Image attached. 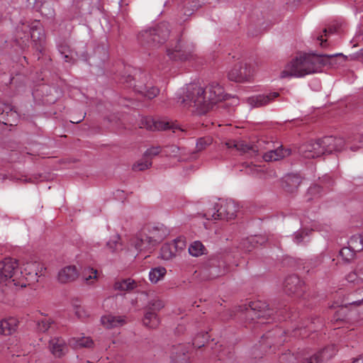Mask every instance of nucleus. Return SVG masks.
<instances>
[{
  "instance_id": "a878e982",
  "label": "nucleus",
  "mask_w": 363,
  "mask_h": 363,
  "mask_svg": "<svg viewBox=\"0 0 363 363\" xmlns=\"http://www.w3.org/2000/svg\"><path fill=\"white\" fill-rule=\"evenodd\" d=\"M18 325L16 318L11 317L0 321V333L8 335L16 331Z\"/></svg>"
},
{
  "instance_id": "393cba45",
  "label": "nucleus",
  "mask_w": 363,
  "mask_h": 363,
  "mask_svg": "<svg viewBox=\"0 0 363 363\" xmlns=\"http://www.w3.org/2000/svg\"><path fill=\"white\" fill-rule=\"evenodd\" d=\"M69 345L74 349H79L82 347L91 348L94 343L90 337L82 336L71 338L69 340Z\"/></svg>"
},
{
  "instance_id": "de8ad7c7",
  "label": "nucleus",
  "mask_w": 363,
  "mask_h": 363,
  "mask_svg": "<svg viewBox=\"0 0 363 363\" xmlns=\"http://www.w3.org/2000/svg\"><path fill=\"white\" fill-rule=\"evenodd\" d=\"M143 235V232L141 233H140L139 235H138L133 241H132V245H133L135 247L136 250H141L140 248L137 247L136 246V244H139V245H141L142 244V242L140 240V239L141 238V236Z\"/></svg>"
},
{
  "instance_id": "473e14b6",
  "label": "nucleus",
  "mask_w": 363,
  "mask_h": 363,
  "mask_svg": "<svg viewBox=\"0 0 363 363\" xmlns=\"http://www.w3.org/2000/svg\"><path fill=\"white\" fill-rule=\"evenodd\" d=\"M348 245L352 250L359 252L363 250V238L361 235H354L348 241Z\"/></svg>"
},
{
  "instance_id": "a18cd8bd",
  "label": "nucleus",
  "mask_w": 363,
  "mask_h": 363,
  "mask_svg": "<svg viewBox=\"0 0 363 363\" xmlns=\"http://www.w3.org/2000/svg\"><path fill=\"white\" fill-rule=\"evenodd\" d=\"M179 150V147L176 145L168 146L166 147L165 153L169 156H176Z\"/></svg>"
},
{
  "instance_id": "a19ab883",
  "label": "nucleus",
  "mask_w": 363,
  "mask_h": 363,
  "mask_svg": "<svg viewBox=\"0 0 363 363\" xmlns=\"http://www.w3.org/2000/svg\"><path fill=\"white\" fill-rule=\"evenodd\" d=\"M74 313L76 315L81 319H85L90 315V313L87 308L82 306H76L74 308Z\"/></svg>"
},
{
  "instance_id": "13d9d810",
  "label": "nucleus",
  "mask_w": 363,
  "mask_h": 363,
  "mask_svg": "<svg viewBox=\"0 0 363 363\" xmlns=\"http://www.w3.org/2000/svg\"><path fill=\"white\" fill-rule=\"evenodd\" d=\"M351 149H352V150H357V148H356V147H354V146H352V147H351Z\"/></svg>"
},
{
  "instance_id": "5fc2aeb1",
  "label": "nucleus",
  "mask_w": 363,
  "mask_h": 363,
  "mask_svg": "<svg viewBox=\"0 0 363 363\" xmlns=\"http://www.w3.org/2000/svg\"><path fill=\"white\" fill-rule=\"evenodd\" d=\"M359 54L363 56V48L360 50Z\"/></svg>"
},
{
  "instance_id": "423d86ee",
  "label": "nucleus",
  "mask_w": 363,
  "mask_h": 363,
  "mask_svg": "<svg viewBox=\"0 0 363 363\" xmlns=\"http://www.w3.org/2000/svg\"><path fill=\"white\" fill-rule=\"evenodd\" d=\"M167 235V229L163 226H148L143 231L140 240L141 245L136 244L140 250H147L162 241Z\"/></svg>"
},
{
  "instance_id": "603ef678",
  "label": "nucleus",
  "mask_w": 363,
  "mask_h": 363,
  "mask_svg": "<svg viewBox=\"0 0 363 363\" xmlns=\"http://www.w3.org/2000/svg\"><path fill=\"white\" fill-rule=\"evenodd\" d=\"M357 140H358L359 142L362 144V145H363V135L358 136V138H357Z\"/></svg>"
},
{
  "instance_id": "412c9836",
  "label": "nucleus",
  "mask_w": 363,
  "mask_h": 363,
  "mask_svg": "<svg viewBox=\"0 0 363 363\" xmlns=\"http://www.w3.org/2000/svg\"><path fill=\"white\" fill-rule=\"evenodd\" d=\"M49 349L51 353L56 357H60L67 352V346L60 337H52L49 341Z\"/></svg>"
},
{
  "instance_id": "ddd939ff",
  "label": "nucleus",
  "mask_w": 363,
  "mask_h": 363,
  "mask_svg": "<svg viewBox=\"0 0 363 363\" xmlns=\"http://www.w3.org/2000/svg\"><path fill=\"white\" fill-rule=\"evenodd\" d=\"M300 154L305 158L311 159L320 157L325 154L320 140L311 141L302 145L299 148Z\"/></svg>"
},
{
  "instance_id": "c756f323",
  "label": "nucleus",
  "mask_w": 363,
  "mask_h": 363,
  "mask_svg": "<svg viewBox=\"0 0 363 363\" xmlns=\"http://www.w3.org/2000/svg\"><path fill=\"white\" fill-rule=\"evenodd\" d=\"M137 287V283L131 279H126L115 282L113 288L115 290L125 291L133 290Z\"/></svg>"
},
{
  "instance_id": "6e6d98bb",
  "label": "nucleus",
  "mask_w": 363,
  "mask_h": 363,
  "mask_svg": "<svg viewBox=\"0 0 363 363\" xmlns=\"http://www.w3.org/2000/svg\"><path fill=\"white\" fill-rule=\"evenodd\" d=\"M323 33H324V35L325 36V35H326V33H327V29H324V30H323Z\"/></svg>"
},
{
  "instance_id": "a211bd4d",
  "label": "nucleus",
  "mask_w": 363,
  "mask_h": 363,
  "mask_svg": "<svg viewBox=\"0 0 363 363\" xmlns=\"http://www.w3.org/2000/svg\"><path fill=\"white\" fill-rule=\"evenodd\" d=\"M303 283L296 275H291L285 279L284 289L289 295H299L303 291Z\"/></svg>"
},
{
  "instance_id": "49530a36",
  "label": "nucleus",
  "mask_w": 363,
  "mask_h": 363,
  "mask_svg": "<svg viewBox=\"0 0 363 363\" xmlns=\"http://www.w3.org/2000/svg\"><path fill=\"white\" fill-rule=\"evenodd\" d=\"M201 336H202V338H203V341H201V342H199V341L198 340V339H199V337L200 336H197V337L194 340V341H193V345H194V347H198V348H200V347H201L204 345L205 340H207V333H203V334L201 335Z\"/></svg>"
},
{
  "instance_id": "6ab92c4d",
  "label": "nucleus",
  "mask_w": 363,
  "mask_h": 363,
  "mask_svg": "<svg viewBox=\"0 0 363 363\" xmlns=\"http://www.w3.org/2000/svg\"><path fill=\"white\" fill-rule=\"evenodd\" d=\"M279 96L278 92H272L269 94L254 96L247 99V104L252 107H260L265 106Z\"/></svg>"
},
{
  "instance_id": "72a5a7b5",
  "label": "nucleus",
  "mask_w": 363,
  "mask_h": 363,
  "mask_svg": "<svg viewBox=\"0 0 363 363\" xmlns=\"http://www.w3.org/2000/svg\"><path fill=\"white\" fill-rule=\"evenodd\" d=\"M205 247L200 241H194L189 247V252L194 257H199L204 253Z\"/></svg>"
},
{
  "instance_id": "39448f33",
  "label": "nucleus",
  "mask_w": 363,
  "mask_h": 363,
  "mask_svg": "<svg viewBox=\"0 0 363 363\" xmlns=\"http://www.w3.org/2000/svg\"><path fill=\"white\" fill-rule=\"evenodd\" d=\"M169 27L167 23L162 22L155 27L145 30L139 34V39L148 44L156 45L166 41L169 36Z\"/></svg>"
},
{
  "instance_id": "4d7b16f0",
  "label": "nucleus",
  "mask_w": 363,
  "mask_h": 363,
  "mask_svg": "<svg viewBox=\"0 0 363 363\" xmlns=\"http://www.w3.org/2000/svg\"><path fill=\"white\" fill-rule=\"evenodd\" d=\"M252 240L254 241L256 240L257 242H258V238H252Z\"/></svg>"
},
{
  "instance_id": "cd10ccee",
  "label": "nucleus",
  "mask_w": 363,
  "mask_h": 363,
  "mask_svg": "<svg viewBox=\"0 0 363 363\" xmlns=\"http://www.w3.org/2000/svg\"><path fill=\"white\" fill-rule=\"evenodd\" d=\"M186 352L182 346L174 348L171 356L172 363H190Z\"/></svg>"
},
{
  "instance_id": "20e7f679",
  "label": "nucleus",
  "mask_w": 363,
  "mask_h": 363,
  "mask_svg": "<svg viewBox=\"0 0 363 363\" xmlns=\"http://www.w3.org/2000/svg\"><path fill=\"white\" fill-rule=\"evenodd\" d=\"M238 210V204L231 199H219L204 213L206 219L231 220L235 218Z\"/></svg>"
},
{
  "instance_id": "f03ea898",
  "label": "nucleus",
  "mask_w": 363,
  "mask_h": 363,
  "mask_svg": "<svg viewBox=\"0 0 363 363\" xmlns=\"http://www.w3.org/2000/svg\"><path fill=\"white\" fill-rule=\"evenodd\" d=\"M184 108H192L193 112L203 114L209 111V102L205 89L196 84H189L183 91L179 101Z\"/></svg>"
},
{
  "instance_id": "f8f14e48",
  "label": "nucleus",
  "mask_w": 363,
  "mask_h": 363,
  "mask_svg": "<svg viewBox=\"0 0 363 363\" xmlns=\"http://www.w3.org/2000/svg\"><path fill=\"white\" fill-rule=\"evenodd\" d=\"M186 247V240L183 237L174 239L172 242L165 243L160 250L161 258L164 260H170L183 250Z\"/></svg>"
},
{
  "instance_id": "37998d69",
  "label": "nucleus",
  "mask_w": 363,
  "mask_h": 363,
  "mask_svg": "<svg viewBox=\"0 0 363 363\" xmlns=\"http://www.w3.org/2000/svg\"><path fill=\"white\" fill-rule=\"evenodd\" d=\"M52 323V320L48 318H43L38 322V329L41 332H46Z\"/></svg>"
},
{
  "instance_id": "8fccbe9b",
  "label": "nucleus",
  "mask_w": 363,
  "mask_h": 363,
  "mask_svg": "<svg viewBox=\"0 0 363 363\" xmlns=\"http://www.w3.org/2000/svg\"><path fill=\"white\" fill-rule=\"evenodd\" d=\"M298 179H299L297 177H295V176L291 177V176H289V177H288L286 178V182H293V183H296H296H298Z\"/></svg>"
},
{
  "instance_id": "4468645a",
  "label": "nucleus",
  "mask_w": 363,
  "mask_h": 363,
  "mask_svg": "<svg viewBox=\"0 0 363 363\" xmlns=\"http://www.w3.org/2000/svg\"><path fill=\"white\" fill-rule=\"evenodd\" d=\"M207 102H209V110L213 106L225 99L223 88L218 83L213 82L206 87Z\"/></svg>"
},
{
  "instance_id": "bb28decb",
  "label": "nucleus",
  "mask_w": 363,
  "mask_h": 363,
  "mask_svg": "<svg viewBox=\"0 0 363 363\" xmlns=\"http://www.w3.org/2000/svg\"><path fill=\"white\" fill-rule=\"evenodd\" d=\"M134 89L136 91L140 93L149 99H153L159 94V89L157 88L142 83L135 84Z\"/></svg>"
},
{
  "instance_id": "58836bf2",
  "label": "nucleus",
  "mask_w": 363,
  "mask_h": 363,
  "mask_svg": "<svg viewBox=\"0 0 363 363\" xmlns=\"http://www.w3.org/2000/svg\"><path fill=\"white\" fill-rule=\"evenodd\" d=\"M356 252L352 250L351 247L348 245V247H345L342 248L340 251V255L342 257V259L346 262H350L354 257Z\"/></svg>"
},
{
  "instance_id": "9b49d317",
  "label": "nucleus",
  "mask_w": 363,
  "mask_h": 363,
  "mask_svg": "<svg viewBox=\"0 0 363 363\" xmlns=\"http://www.w3.org/2000/svg\"><path fill=\"white\" fill-rule=\"evenodd\" d=\"M139 125L141 128H145L151 131L164 130L167 129H172L174 133H175L177 130H179L181 132L184 131V129L178 125H170L167 122L155 121L149 116L142 117Z\"/></svg>"
},
{
  "instance_id": "f257e3e1",
  "label": "nucleus",
  "mask_w": 363,
  "mask_h": 363,
  "mask_svg": "<svg viewBox=\"0 0 363 363\" xmlns=\"http://www.w3.org/2000/svg\"><path fill=\"white\" fill-rule=\"evenodd\" d=\"M336 55L304 54L291 60L280 73L281 78H299L319 72L323 67L331 65Z\"/></svg>"
},
{
  "instance_id": "6e6552de",
  "label": "nucleus",
  "mask_w": 363,
  "mask_h": 363,
  "mask_svg": "<svg viewBox=\"0 0 363 363\" xmlns=\"http://www.w3.org/2000/svg\"><path fill=\"white\" fill-rule=\"evenodd\" d=\"M225 146L229 148H235L236 150L241 153H247L250 156L255 155L257 152L265 150L268 148L267 146H272V142L267 141L265 139H259L255 145H248L242 140H229L225 143Z\"/></svg>"
},
{
  "instance_id": "9d476101",
  "label": "nucleus",
  "mask_w": 363,
  "mask_h": 363,
  "mask_svg": "<svg viewBox=\"0 0 363 363\" xmlns=\"http://www.w3.org/2000/svg\"><path fill=\"white\" fill-rule=\"evenodd\" d=\"M45 268L37 262H29L23 264L21 277L26 281L27 284L38 281V277L44 274Z\"/></svg>"
},
{
  "instance_id": "864d4df0",
  "label": "nucleus",
  "mask_w": 363,
  "mask_h": 363,
  "mask_svg": "<svg viewBox=\"0 0 363 363\" xmlns=\"http://www.w3.org/2000/svg\"><path fill=\"white\" fill-rule=\"evenodd\" d=\"M253 168L255 169V172H258L259 171L261 170L260 167H256V166H254Z\"/></svg>"
},
{
  "instance_id": "c03bdc74",
  "label": "nucleus",
  "mask_w": 363,
  "mask_h": 363,
  "mask_svg": "<svg viewBox=\"0 0 363 363\" xmlns=\"http://www.w3.org/2000/svg\"><path fill=\"white\" fill-rule=\"evenodd\" d=\"M308 235V231H298L294 234V242L297 244L305 240V238Z\"/></svg>"
},
{
  "instance_id": "5701e85b",
  "label": "nucleus",
  "mask_w": 363,
  "mask_h": 363,
  "mask_svg": "<svg viewBox=\"0 0 363 363\" xmlns=\"http://www.w3.org/2000/svg\"><path fill=\"white\" fill-rule=\"evenodd\" d=\"M291 151L289 149H283L279 147L275 150H269L264 154L263 159L266 162H272L279 160L284 157L289 156Z\"/></svg>"
},
{
  "instance_id": "4be33fe9",
  "label": "nucleus",
  "mask_w": 363,
  "mask_h": 363,
  "mask_svg": "<svg viewBox=\"0 0 363 363\" xmlns=\"http://www.w3.org/2000/svg\"><path fill=\"white\" fill-rule=\"evenodd\" d=\"M167 55L173 60H186L190 57V53L186 52L179 43L174 48L167 49Z\"/></svg>"
},
{
  "instance_id": "e433bc0d",
  "label": "nucleus",
  "mask_w": 363,
  "mask_h": 363,
  "mask_svg": "<svg viewBox=\"0 0 363 363\" xmlns=\"http://www.w3.org/2000/svg\"><path fill=\"white\" fill-rule=\"evenodd\" d=\"M152 166V161L147 159L144 155L143 158L135 162L133 166V169L135 171H143Z\"/></svg>"
},
{
  "instance_id": "aec40b11",
  "label": "nucleus",
  "mask_w": 363,
  "mask_h": 363,
  "mask_svg": "<svg viewBox=\"0 0 363 363\" xmlns=\"http://www.w3.org/2000/svg\"><path fill=\"white\" fill-rule=\"evenodd\" d=\"M126 319L124 316H115L111 314H107L101 316V325L108 329L117 328L126 323Z\"/></svg>"
},
{
  "instance_id": "dca6fc26",
  "label": "nucleus",
  "mask_w": 363,
  "mask_h": 363,
  "mask_svg": "<svg viewBox=\"0 0 363 363\" xmlns=\"http://www.w3.org/2000/svg\"><path fill=\"white\" fill-rule=\"evenodd\" d=\"M79 277V271L74 265H67L61 268L57 273V279L61 284L74 281Z\"/></svg>"
},
{
  "instance_id": "f704fd0d",
  "label": "nucleus",
  "mask_w": 363,
  "mask_h": 363,
  "mask_svg": "<svg viewBox=\"0 0 363 363\" xmlns=\"http://www.w3.org/2000/svg\"><path fill=\"white\" fill-rule=\"evenodd\" d=\"M83 278L86 284H93L97 279V270L88 267L83 272Z\"/></svg>"
},
{
  "instance_id": "09e8293b",
  "label": "nucleus",
  "mask_w": 363,
  "mask_h": 363,
  "mask_svg": "<svg viewBox=\"0 0 363 363\" xmlns=\"http://www.w3.org/2000/svg\"><path fill=\"white\" fill-rule=\"evenodd\" d=\"M317 40L320 43V45L321 47H325L326 46V40L323 39V35H318L317 36Z\"/></svg>"
},
{
  "instance_id": "f3484780",
  "label": "nucleus",
  "mask_w": 363,
  "mask_h": 363,
  "mask_svg": "<svg viewBox=\"0 0 363 363\" xmlns=\"http://www.w3.org/2000/svg\"><path fill=\"white\" fill-rule=\"evenodd\" d=\"M325 153H332L335 151H340L345 147V140L342 138L327 136L320 139Z\"/></svg>"
},
{
  "instance_id": "3c124183",
  "label": "nucleus",
  "mask_w": 363,
  "mask_h": 363,
  "mask_svg": "<svg viewBox=\"0 0 363 363\" xmlns=\"http://www.w3.org/2000/svg\"><path fill=\"white\" fill-rule=\"evenodd\" d=\"M352 363H363V354L354 360Z\"/></svg>"
},
{
  "instance_id": "79ce46f5",
  "label": "nucleus",
  "mask_w": 363,
  "mask_h": 363,
  "mask_svg": "<svg viewBox=\"0 0 363 363\" xmlns=\"http://www.w3.org/2000/svg\"><path fill=\"white\" fill-rule=\"evenodd\" d=\"M161 152V147L155 146L148 148L144 153V156L152 161V159Z\"/></svg>"
},
{
  "instance_id": "c85d7f7f",
  "label": "nucleus",
  "mask_w": 363,
  "mask_h": 363,
  "mask_svg": "<svg viewBox=\"0 0 363 363\" xmlns=\"http://www.w3.org/2000/svg\"><path fill=\"white\" fill-rule=\"evenodd\" d=\"M106 249L111 253H117L123 249L121 238L118 235L112 236L106 244Z\"/></svg>"
},
{
  "instance_id": "7ed1b4c3",
  "label": "nucleus",
  "mask_w": 363,
  "mask_h": 363,
  "mask_svg": "<svg viewBox=\"0 0 363 363\" xmlns=\"http://www.w3.org/2000/svg\"><path fill=\"white\" fill-rule=\"evenodd\" d=\"M19 272L17 261L11 258H6L0 262V283L9 286L25 287L26 281Z\"/></svg>"
},
{
  "instance_id": "0eeeda50",
  "label": "nucleus",
  "mask_w": 363,
  "mask_h": 363,
  "mask_svg": "<svg viewBox=\"0 0 363 363\" xmlns=\"http://www.w3.org/2000/svg\"><path fill=\"white\" fill-rule=\"evenodd\" d=\"M255 74V67L254 65L246 62H240L229 70L228 78L235 82L247 83L252 82Z\"/></svg>"
},
{
  "instance_id": "ea45409f",
  "label": "nucleus",
  "mask_w": 363,
  "mask_h": 363,
  "mask_svg": "<svg viewBox=\"0 0 363 363\" xmlns=\"http://www.w3.org/2000/svg\"><path fill=\"white\" fill-rule=\"evenodd\" d=\"M212 143L210 138H201L197 140L196 148L197 152H201L205 150Z\"/></svg>"
},
{
  "instance_id": "2f4dec72",
  "label": "nucleus",
  "mask_w": 363,
  "mask_h": 363,
  "mask_svg": "<svg viewBox=\"0 0 363 363\" xmlns=\"http://www.w3.org/2000/svg\"><path fill=\"white\" fill-rule=\"evenodd\" d=\"M143 325L150 328H155L160 324L158 315L155 312L147 311L143 320Z\"/></svg>"
},
{
  "instance_id": "7c9ffc66",
  "label": "nucleus",
  "mask_w": 363,
  "mask_h": 363,
  "mask_svg": "<svg viewBox=\"0 0 363 363\" xmlns=\"http://www.w3.org/2000/svg\"><path fill=\"white\" fill-rule=\"evenodd\" d=\"M167 274V269L163 267L152 268L149 272V279L152 284H157L162 280Z\"/></svg>"
},
{
  "instance_id": "b1692460",
  "label": "nucleus",
  "mask_w": 363,
  "mask_h": 363,
  "mask_svg": "<svg viewBox=\"0 0 363 363\" xmlns=\"http://www.w3.org/2000/svg\"><path fill=\"white\" fill-rule=\"evenodd\" d=\"M18 119V114L13 111L9 106H5L0 114V121H2L6 125H13Z\"/></svg>"
},
{
  "instance_id": "4c0bfd02",
  "label": "nucleus",
  "mask_w": 363,
  "mask_h": 363,
  "mask_svg": "<svg viewBox=\"0 0 363 363\" xmlns=\"http://www.w3.org/2000/svg\"><path fill=\"white\" fill-rule=\"evenodd\" d=\"M164 306V302L157 297H154L149 301V311H160Z\"/></svg>"
},
{
  "instance_id": "c9c22d12",
  "label": "nucleus",
  "mask_w": 363,
  "mask_h": 363,
  "mask_svg": "<svg viewBox=\"0 0 363 363\" xmlns=\"http://www.w3.org/2000/svg\"><path fill=\"white\" fill-rule=\"evenodd\" d=\"M260 303H252L250 304L247 308H245L246 310V315L247 317L252 318V319L254 318H259L262 316L261 311H257V308H261Z\"/></svg>"
},
{
  "instance_id": "1a4fd4ad",
  "label": "nucleus",
  "mask_w": 363,
  "mask_h": 363,
  "mask_svg": "<svg viewBox=\"0 0 363 363\" xmlns=\"http://www.w3.org/2000/svg\"><path fill=\"white\" fill-rule=\"evenodd\" d=\"M17 32L18 36L23 39V42L28 41L30 38L35 43H40L44 40V32L38 21H32L29 24H23L21 28H18Z\"/></svg>"
},
{
  "instance_id": "2eb2a0df",
  "label": "nucleus",
  "mask_w": 363,
  "mask_h": 363,
  "mask_svg": "<svg viewBox=\"0 0 363 363\" xmlns=\"http://www.w3.org/2000/svg\"><path fill=\"white\" fill-rule=\"evenodd\" d=\"M336 350L333 345L326 347L308 357L303 358L302 363H322L330 359L335 354Z\"/></svg>"
}]
</instances>
